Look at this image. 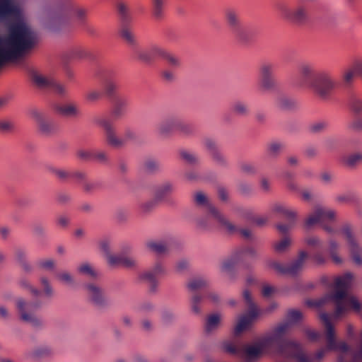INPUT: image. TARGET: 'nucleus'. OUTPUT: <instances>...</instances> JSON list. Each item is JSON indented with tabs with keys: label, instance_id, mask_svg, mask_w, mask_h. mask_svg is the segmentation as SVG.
<instances>
[{
	"label": "nucleus",
	"instance_id": "obj_3",
	"mask_svg": "<svg viewBox=\"0 0 362 362\" xmlns=\"http://www.w3.org/2000/svg\"><path fill=\"white\" fill-rule=\"evenodd\" d=\"M303 320V313L295 309L288 310L286 315V321L279 324L272 330V337L267 341H272L277 343L281 347H285L289 352L292 358H295L298 362H311L309 358L302 351L301 346L299 343L289 340L285 337L288 329Z\"/></svg>",
	"mask_w": 362,
	"mask_h": 362
},
{
	"label": "nucleus",
	"instance_id": "obj_33",
	"mask_svg": "<svg viewBox=\"0 0 362 362\" xmlns=\"http://www.w3.org/2000/svg\"><path fill=\"white\" fill-rule=\"evenodd\" d=\"M274 213L281 214L288 221H296V212L284 204H274L272 206Z\"/></svg>",
	"mask_w": 362,
	"mask_h": 362
},
{
	"label": "nucleus",
	"instance_id": "obj_23",
	"mask_svg": "<svg viewBox=\"0 0 362 362\" xmlns=\"http://www.w3.org/2000/svg\"><path fill=\"white\" fill-rule=\"evenodd\" d=\"M206 298L214 303H218L220 300L219 295L214 291H206L203 294L194 293L190 298V308L195 315H200L202 313L201 303Z\"/></svg>",
	"mask_w": 362,
	"mask_h": 362
},
{
	"label": "nucleus",
	"instance_id": "obj_27",
	"mask_svg": "<svg viewBox=\"0 0 362 362\" xmlns=\"http://www.w3.org/2000/svg\"><path fill=\"white\" fill-rule=\"evenodd\" d=\"M162 47L154 46L149 49H138L135 51L136 57L143 62L150 63L159 58L158 53Z\"/></svg>",
	"mask_w": 362,
	"mask_h": 362
},
{
	"label": "nucleus",
	"instance_id": "obj_58",
	"mask_svg": "<svg viewBox=\"0 0 362 362\" xmlns=\"http://www.w3.org/2000/svg\"><path fill=\"white\" fill-rule=\"evenodd\" d=\"M14 257L19 265L28 261L27 252L23 248L16 249L14 252Z\"/></svg>",
	"mask_w": 362,
	"mask_h": 362
},
{
	"label": "nucleus",
	"instance_id": "obj_40",
	"mask_svg": "<svg viewBox=\"0 0 362 362\" xmlns=\"http://www.w3.org/2000/svg\"><path fill=\"white\" fill-rule=\"evenodd\" d=\"M175 130L184 136H192L195 134V127L193 124L185 123L177 119Z\"/></svg>",
	"mask_w": 362,
	"mask_h": 362
},
{
	"label": "nucleus",
	"instance_id": "obj_42",
	"mask_svg": "<svg viewBox=\"0 0 362 362\" xmlns=\"http://www.w3.org/2000/svg\"><path fill=\"white\" fill-rule=\"evenodd\" d=\"M50 349L47 346H38L26 353L28 358L38 360L49 354Z\"/></svg>",
	"mask_w": 362,
	"mask_h": 362
},
{
	"label": "nucleus",
	"instance_id": "obj_8",
	"mask_svg": "<svg viewBox=\"0 0 362 362\" xmlns=\"http://www.w3.org/2000/svg\"><path fill=\"white\" fill-rule=\"evenodd\" d=\"M315 0H296L291 5L279 7V14L285 20L298 25H303L309 20V3Z\"/></svg>",
	"mask_w": 362,
	"mask_h": 362
},
{
	"label": "nucleus",
	"instance_id": "obj_9",
	"mask_svg": "<svg viewBox=\"0 0 362 362\" xmlns=\"http://www.w3.org/2000/svg\"><path fill=\"white\" fill-rule=\"evenodd\" d=\"M336 214L334 210L317 206L306 218L305 224L307 227H311L316 223H320L327 233L334 234L337 233V230L328 223L334 221Z\"/></svg>",
	"mask_w": 362,
	"mask_h": 362
},
{
	"label": "nucleus",
	"instance_id": "obj_10",
	"mask_svg": "<svg viewBox=\"0 0 362 362\" xmlns=\"http://www.w3.org/2000/svg\"><path fill=\"white\" fill-rule=\"evenodd\" d=\"M223 16L233 35L239 40L246 42L248 40L247 28L241 22L240 11L234 7H228L224 10Z\"/></svg>",
	"mask_w": 362,
	"mask_h": 362
},
{
	"label": "nucleus",
	"instance_id": "obj_28",
	"mask_svg": "<svg viewBox=\"0 0 362 362\" xmlns=\"http://www.w3.org/2000/svg\"><path fill=\"white\" fill-rule=\"evenodd\" d=\"M57 112L66 117H77L81 115V110L78 105L70 103L58 105L55 107Z\"/></svg>",
	"mask_w": 362,
	"mask_h": 362
},
{
	"label": "nucleus",
	"instance_id": "obj_48",
	"mask_svg": "<svg viewBox=\"0 0 362 362\" xmlns=\"http://www.w3.org/2000/svg\"><path fill=\"white\" fill-rule=\"evenodd\" d=\"M180 155L182 159L186 161L187 163L191 165H196L199 163V158L198 156L189 151L182 150L180 151Z\"/></svg>",
	"mask_w": 362,
	"mask_h": 362
},
{
	"label": "nucleus",
	"instance_id": "obj_35",
	"mask_svg": "<svg viewBox=\"0 0 362 362\" xmlns=\"http://www.w3.org/2000/svg\"><path fill=\"white\" fill-rule=\"evenodd\" d=\"M158 55L159 58L164 59L168 65L172 68L177 69L181 66V61L180 58L163 48L161 49Z\"/></svg>",
	"mask_w": 362,
	"mask_h": 362
},
{
	"label": "nucleus",
	"instance_id": "obj_24",
	"mask_svg": "<svg viewBox=\"0 0 362 362\" xmlns=\"http://www.w3.org/2000/svg\"><path fill=\"white\" fill-rule=\"evenodd\" d=\"M362 78V62H355L351 66L344 69L341 74V79L345 87H350L354 82L355 76Z\"/></svg>",
	"mask_w": 362,
	"mask_h": 362
},
{
	"label": "nucleus",
	"instance_id": "obj_36",
	"mask_svg": "<svg viewBox=\"0 0 362 362\" xmlns=\"http://www.w3.org/2000/svg\"><path fill=\"white\" fill-rule=\"evenodd\" d=\"M147 247L157 255H163L168 251L169 245L163 240H149L146 243Z\"/></svg>",
	"mask_w": 362,
	"mask_h": 362
},
{
	"label": "nucleus",
	"instance_id": "obj_29",
	"mask_svg": "<svg viewBox=\"0 0 362 362\" xmlns=\"http://www.w3.org/2000/svg\"><path fill=\"white\" fill-rule=\"evenodd\" d=\"M175 189L173 182L166 181L157 185L154 190V197L156 200L163 201L170 194H171Z\"/></svg>",
	"mask_w": 362,
	"mask_h": 362
},
{
	"label": "nucleus",
	"instance_id": "obj_47",
	"mask_svg": "<svg viewBox=\"0 0 362 362\" xmlns=\"http://www.w3.org/2000/svg\"><path fill=\"white\" fill-rule=\"evenodd\" d=\"M120 36L124 40L130 45H133L135 42V37L133 31L128 26H122L120 30Z\"/></svg>",
	"mask_w": 362,
	"mask_h": 362
},
{
	"label": "nucleus",
	"instance_id": "obj_25",
	"mask_svg": "<svg viewBox=\"0 0 362 362\" xmlns=\"http://www.w3.org/2000/svg\"><path fill=\"white\" fill-rule=\"evenodd\" d=\"M175 118H167L158 122L156 127V134L163 138L168 137L176 129Z\"/></svg>",
	"mask_w": 362,
	"mask_h": 362
},
{
	"label": "nucleus",
	"instance_id": "obj_63",
	"mask_svg": "<svg viewBox=\"0 0 362 362\" xmlns=\"http://www.w3.org/2000/svg\"><path fill=\"white\" fill-rule=\"evenodd\" d=\"M76 156L79 159L84 161H89L93 159V153L83 149L78 150Z\"/></svg>",
	"mask_w": 362,
	"mask_h": 362
},
{
	"label": "nucleus",
	"instance_id": "obj_30",
	"mask_svg": "<svg viewBox=\"0 0 362 362\" xmlns=\"http://www.w3.org/2000/svg\"><path fill=\"white\" fill-rule=\"evenodd\" d=\"M18 13L13 0H0V20L4 21Z\"/></svg>",
	"mask_w": 362,
	"mask_h": 362
},
{
	"label": "nucleus",
	"instance_id": "obj_14",
	"mask_svg": "<svg viewBox=\"0 0 362 362\" xmlns=\"http://www.w3.org/2000/svg\"><path fill=\"white\" fill-rule=\"evenodd\" d=\"M275 69L276 65L272 62H264L260 64L259 68V86L262 91H270L276 88Z\"/></svg>",
	"mask_w": 362,
	"mask_h": 362
},
{
	"label": "nucleus",
	"instance_id": "obj_52",
	"mask_svg": "<svg viewBox=\"0 0 362 362\" xmlns=\"http://www.w3.org/2000/svg\"><path fill=\"white\" fill-rule=\"evenodd\" d=\"M100 183L97 180H86L83 182L82 188L83 190L86 193H90L93 191L99 189Z\"/></svg>",
	"mask_w": 362,
	"mask_h": 362
},
{
	"label": "nucleus",
	"instance_id": "obj_32",
	"mask_svg": "<svg viewBox=\"0 0 362 362\" xmlns=\"http://www.w3.org/2000/svg\"><path fill=\"white\" fill-rule=\"evenodd\" d=\"M231 112L238 117H247L250 114L249 105L243 100L234 101L230 107Z\"/></svg>",
	"mask_w": 362,
	"mask_h": 362
},
{
	"label": "nucleus",
	"instance_id": "obj_53",
	"mask_svg": "<svg viewBox=\"0 0 362 362\" xmlns=\"http://www.w3.org/2000/svg\"><path fill=\"white\" fill-rule=\"evenodd\" d=\"M164 9V0H153V13L156 18L162 17Z\"/></svg>",
	"mask_w": 362,
	"mask_h": 362
},
{
	"label": "nucleus",
	"instance_id": "obj_34",
	"mask_svg": "<svg viewBox=\"0 0 362 362\" xmlns=\"http://www.w3.org/2000/svg\"><path fill=\"white\" fill-rule=\"evenodd\" d=\"M209 286V281L207 278L202 276H194L187 283V288L190 291H196L199 289L207 288Z\"/></svg>",
	"mask_w": 362,
	"mask_h": 362
},
{
	"label": "nucleus",
	"instance_id": "obj_13",
	"mask_svg": "<svg viewBox=\"0 0 362 362\" xmlns=\"http://www.w3.org/2000/svg\"><path fill=\"white\" fill-rule=\"evenodd\" d=\"M243 298L248 306V312L246 315L240 316L234 328V334H241L257 317L258 310L252 300L250 293L247 290L243 291Z\"/></svg>",
	"mask_w": 362,
	"mask_h": 362
},
{
	"label": "nucleus",
	"instance_id": "obj_55",
	"mask_svg": "<svg viewBox=\"0 0 362 362\" xmlns=\"http://www.w3.org/2000/svg\"><path fill=\"white\" fill-rule=\"evenodd\" d=\"M212 160L214 162L221 167H227L228 165V160L221 153V151L218 150L216 152H214L213 154L211 155Z\"/></svg>",
	"mask_w": 362,
	"mask_h": 362
},
{
	"label": "nucleus",
	"instance_id": "obj_60",
	"mask_svg": "<svg viewBox=\"0 0 362 362\" xmlns=\"http://www.w3.org/2000/svg\"><path fill=\"white\" fill-rule=\"evenodd\" d=\"M37 265L46 270H52L55 267V261L52 259H40L37 262Z\"/></svg>",
	"mask_w": 362,
	"mask_h": 362
},
{
	"label": "nucleus",
	"instance_id": "obj_57",
	"mask_svg": "<svg viewBox=\"0 0 362 362\" xmlns=\"http://www.w3.org/2000/svg\"><path fill=\"white\" fill-rule=\"evenodd\" d=\"M103 97V93L100 90H90L86 93V99L89 103H94Z\"/></svg>",
	"mask_w": 362,
	"mask_h": 362
},
{
	"label": "nucleus",
	"instance_id": "obj_39",
	"mask_svg": "<svg viewBox=\"0 0 362 362\" xmlns=\"http://www.w3.org/2000/svg\"><path fill=\"white\" fill-rule=\"evenodd\" d=\"M339 249V243L333 239L330 238L328 240L327 251L329 253L330 257L335 264H340L342 262L341 258L338 255V250Z\"/></svg>",
	"mask_w": 362,
	"mask_h": 362
},
{
	"label": "nucleus",
	"instance_id": "obj_51",
	"mask_svg": "<svg viewBox=\"0 0 362 362\" xmlns=\"http://www.w3.org/2000/svg\"><path fill=\"white\" fill-rule=\"evenodd\" d=\"M291 241L290 238L287 237L283 238L279 242L275 243L274 244V248L275 252L278 253L284 252L291 245Z\"/></svg>",
	"mask_w": 362,
	"mask_h": 362
},
{
	"label": "nucleus",
	"instance_id": "obj_44",
	"mask_svg": "<svg viewBox=\"0 0 362 362\" xmlns=\"http://www.w3.org/2000/svg\"><path fill=\"white\" fill-rule=\"evenodd\" d=\"M329 127V122L326 120H320L311 123L309 125V131L313 134H318L325 131Z\"/></svg>",
	"mask_w": 362,
	"mask_h": 362
},
{
	"label": "nucleus",
	"instance_id": "obj_2",
	"mask_svg": "<svg viewBox=\"0 0 362 362\" xmlns=\"http://www.w3.org/2000/svg\"><path fill=\"white\" fill-rule=\"evenodd\" d=\"M298 69L301 80L298 83V87L311 89L321 100L330 98L337 86L330 71H316L315 65L310 62L301 63Z\"/></svg>",
	"mask_w": 362,
	"mask_h": 362
},
{
	"label": "nucleus",
	"instance_id": "obj_1",
	"mask_svg": "<svg viewBox=\"0 0 362 362\" xmlns=\"http://www.w3.org/2000/svg\"><path fill=\"white\" fill-rule=\"evenodd\" d=\"M37 42V33L28 23L18 21L12 24L8 35L0 36V68L33 49Z\"/></svg>",
	"mask_w": 362,
	"mask_h": 362
},
{
	"label": "nucleus",
	"instance_id": "obj_31",
	"mask_svg": "<svg viewBox=\"0 0 362 362\" xmlns=\"http://www.w3.org/2000/svg\"><path fill=\"white\" fill-rule=\"evenodd\" d=\"M127 105L128 101L126 98L122 97L115 98L112 110V116L116 119L123 117L126 113Z\"/></svg>",
	"mask_w": 362,
	"mask_h": 362
},
{
	"label": "nucleus",
	"instance_id": "obj_19",
	"mask_svg": "<svg viewBox=\"0 0 362 362\" xmlns=\"http://www.w3.org/2000/svg\"><path fill=\"white\" fill-rule=\"evenodd\" d=\"M31 78L33 83L40 88L52 90L59 95H64L66 93V88L52 78L46 77L37 72H33Z\"/></svg>",
	"mask_w": 362,
	"mask_h": 362
},
{
	"label": "nucleus",
	"instance_id": "obj_59",
	"mask_svg": "<svg viewBox=\"0 0 362 362\" xmlns=\"http://www.w3.org/2000/svg\"><path fill=\"white\" fill-rule=\"evenodd\" d=\"M203 143L206 148L209 151L210 155L219 150L216 141L211 138H205Z\"/></svg>",
	"mask_w": 362,
	"mask_h": 362
},
{
	"label": "nucleus",
	"instance_id": "obj_22",
	"mask_svg": "<svg viewBox=\"0 0 362 362\" xmlns=\"http://www.w3.org/2000/svg\"><path fill=\"white\" fill-rule=\"evenodd\" d=\"M305 241L308 245L315 249L310 257L313 261L318 265L326 263L327 257L323 247L322 240L317 236H309Z\"/></svg>",
	"mask_w": 362,
	"mask_h": 362
},
{
	"label": "nucleus",
	"instance_id": "obj_46",
	"mask_svg": "<svg viewBox=\"0 0 362 362\" xmlns=\"http://www.w3.org/2000/svg\"><path fill=\"white\" fill-rule=\"evenodd\" d=\"M235 252L239 256L241 262L244 261V259L247 257H255L257 254L255 250L252 247L250 246L240 248L236 250Z\"/></svg>",
	"mask_w": 362,
	"mask_h": 362
},
{
	"label": "nucleus",
	"instance_id": "obj_49",
	"mask_svg": "<svg viewBox=\"0 0 362 362\" xmlns=\"http://www.w3.org/2000/svg\"><path fill=\"white\" fill-rule=\"evenodd\" d=\"M78 271L79 273L88 275L92 278H95L98 276L97 272L88 263L81 264L78 268Z\"/></svg>",
	"mask_w": 362,
	"mask_h": 362
},
{
	"label": "nucleus",
	"instance_id": "obj_62",
	"mask_svg": "<svg viewBox=\"0 0 362 362\" xmlns=\"http://www.w3.org/2000/svg\"><path fill=\"white\" fill-rule=\"evenodd\" d=\"M122 254L113 255L112 254L106 257L108 264L111 267H117L121 265Z\"/></svg>",
	"mask_w": 362,
	"mask_h": 362
},
{
	"label": "nucleus",
	"instance_id": "obj_54",
	"mask_svg": "<svg viewBox=\"0 0 362 362\" xmlns=\"http://www.w3.org/2000/svg\"><path fill=\"white\" fill-rule=\"evenodd\" d=\"M40 284L43 288L45 295L47 297H52L54 294V290L52 287L49 280L45 276H42L40 279Z\"/></svg>",
	"mask_w": 362,
	"mask_h": 362
},
{
	"label": "nucleus",
	"instance_id": "obj_5",
	"mask_svg": "<svg viewBox=\"0 0 362 362\" xmlns=\"http://www.w3.org/2000/svg\"><path fill=\"white\" fill-rule=\"evenodd\" d=\"M86 18L84 9L72 6L68 10L50 14L45 21V28L53 33H66L72 30L75 23H83Z\"/></svg>",
	"mask_w": 362,
	"mask_h": 362
},
{
	"label": "nucleus",
	"instance_id": "obj_7",
	"mask_svg": "<svg viewBox=\"0 0 362 362\" xmlns=\"http://www.w3.org/2000/svg\"><path fill=\"white\" fill-rule=\"evenodd\" d=\"M94 122L104 129L106 141L109 146L113 148H120L127 142L136 139V134L131 128H126L120 136H117L112 122L107 117H95Z\"/></svg>",
	"mask_w": 362,
	"mask_h": 362
},
{
	"label": "nucleus",
	"instance_id": "obj_20",
	"mask_svg": "<svg viewBox=\"0 0 362 362\" xmlns=\"http://www.w3.org/2000/svg\"><path fill=\"white\" fill-rule=\"evenodd\" d=\"M341 231L348 243L353 262L356 265H362V247L356 240L351 227L349 225H346L343 226Z\"/></svg>",
	"mask_w": 362,
	"mask_h": 362
},
{
	"label": "nucleus",
	"instance_id": "obj_16",
	"mask_svg": "<svg viewBox=\"0 0 362 362\" xmlns=\"http://www.w3.org/2000/svg\"><path fill=\"white\" fill-rule=\"evenodd\" d=\"M272 337V332L262 338L256 345L249 346L245 349V353L250 357H256L259 356L264 349L275 347L281 356L292 358L289 352L285 347H281L277 343L267 339Z\"/></svg>",
	"mask_w": 362,
	"mask_h": 362
},
{
	"label": "nucleus",
	"instance_id": "obj_50",
	"mask_svg": "<svg viewBox=\"0 0 362 362\" xmlns=\"http://www.w3.org/2000/svg\"><path fill=\"white\" fill-rule=\"evenodd\" d=\"M284 145L279 141H272L267 145L268 153L272 156H276L283 149Z\"/></svg>",
	"mask_w": 362,
	"mask_h": 362
},
{
	"label": "nucleus",
	"instance_id": "obj_21",
	"mask_svg": "<svg viewBox=\"0 0 362 362\" xmlns=\"http://www.w3.org/2000/svg\"><path fill=\"white\" fill-rule=\"evenodd\" d=\"M84 290L89 300L95 306L104 308L108 305L105 291L99 285L95 283H88L84 285Z\"/></svg>",
	"mask_w": 362,
	"mask_h": 362
},
{
	"label": "nucleus",
	"instance_id": "obj_17",
	"mask_svg": "<svg viewBox=\"0 0 362 362\" xmlns=\"http://www.w3.org/2000/svg\"><path fill=\"white\" fill-rule=\"evenodd\" d=\"M31 117L37 124L39 132L45 136H50L57 131V125L53 119L37 109L30 111Z\"/></svg>",
	"mask_w": 362,
	"mask_h": 362
},
{
	"label": "nucleus",
	"instance_id": "obj_64",
	"mask_svg": "<svg viewBox=\"0 0 362 362\" xmlns=\"http://www.w3.org/2000/svg\"><path fill=\"white\" fill-rule=\"evenodd\" d=\"M189 262L187 259H181L175 263V270L177 272H183L188 269Z\"/></svg>",
	"mask_w": 362,
	"mask_h": 362
},
{
	"label": "nucleus",
	"instance_id": "obj_38",
	"mask_svg": "<svg viewBox=\"0 0 362 362\" xmlns=\"http://www.w3.org/2000/svg\"><path fill=\"white\" fill-rule=\"evenodd\" d=\"M240 262L239 256L235 252L229 258L223 261L221 269L227 274H232L236 264Z\"/></svg>",
	"mask_w": 362,
	"mask_h": 362
},
{
	"label": "nucleus",
	"instance_id": "obj_4",
	"mask_svg": "<svg viewBox=\"0 0 362 362\" xmlns=\"http://www.w3.org/2000/svg\"><path fill=\"white\" fill-rule=\"evenodd\" d=\"M353 279L354 275L350 272L335 279V291L330 296L336 304V309L332 314L334 320L340 318L349 308L356 311H359L361 309V305L357 299L349 296L347 293V290L350 288Z\"/></svg>",
	"mask_w": 362,
	"mask_h": 362
},
{
	"label": "nucleus",
	"instance_id": "obj_61",
	"mask_svg": "<svg viewBox=\"0 0 362 362\" xmlns=\"http://www.w3.org/2000/svg\"><path fill=\"white\" fill-rule=\"evenodd\" d=\"M136 264V261L133 257L122 254L121 266L127 268H132L135 267Z\"/></svg>",
	"mask_w": 362,
	"mask_h": 362
},
{
	"label": "nucleus",
	"instance_id": "obj_56",
	"mask_svg": "<svg viewBox=\"0 0 362 362\" xmlns=\"http://www.w3.org/2000/svg\"><path fill=\"white\" fill-rule=\"evenodd\" d=\"M344 160L349 166H354L362 160V154L360 153H353L344 157Z\"/></svg>",
	"mask_w": 362,
	"mask_h": 362
},
{
	"label": "nucleus",
	"instance_id": "obj_45",
	"mask_svg": "<svg viewBox=\"0 0 362 362\" xmlns=\"http://www.w3.org/2000/svg\"><path fill=\"white\" fill-rule=\"evenodd\" d=\"M349 105L351 110L356 114L362 112V99L356 95H351L349 98Z\"/></svg>",
	"mask_w": 362,
	"mask_h": 362
},
{
	"label": "nucleus",
	"instance_id": "obj_37",
	"mask_svg": "<svg viewBox=\"0 0 362 362\" xmlns=\"http://www.w3.org/2000/svg\"><path fill=\"white\" fill-rule=\"evenodd\" d=\"M221 316L218 313H213L209 315L206 320L204 330L207 334L218 329L221 323Z\"/></svg>",
	"mask_w": 362,
	"mask_h": 362
},
{
	"label": "nucleus",
	"instance_id": "obj_26",
	"mask_svg": "<svg viewBox=\"0 0 362 362\" xmlns=\"http://www.w3.org/2000/svg\"><path fill=\"white\" fill-rule=\"evenodd\" d=\"M110 74L111 71L107 69H101L98 70L96 73V75L99 78L105 81L104 89L105 93L108 96H112L117 88V83L115 81L107 78L110 76Z\"/></svg>",
	"mask_w": 362,
	"mask_h": 362
},
{
	"label": "nucleus",
	"instance_id": "obj_12",
	"mask_svg": "<svg viewBox=\"0 0 362 362\" xmlns=\"http://www.w3.org/2000/svg\"><path fill=\"white\" fill-rule=\"evenodd\" d=\"M308 257L306 252L301 251L297 258L289 264H284L278 261L271 260L268 264L278 274L296 276L302 271Z\"/></svg>",
	"mask_w": 362,
	"mask_h": 362
},
{
	"label": "nucleus",
	"instance_id": "obj_11",
	"mask_svg": "<svg viewBox=\"0 0 362 362\" xmlns=\"http://www.w3.org/2000/svg\"><path fill=\"white\" fill-rule=\"evenodd\" d=\"M16 304L20 317L23 321L31 324L35 327L42 326V321L35 314L40 307V303L26 301L22 298H18L16 299Z\"/></svg>",
	"mask_w": 362,
	"mask_h": 362
},
{
	"label": "nucleus",
	"instance_id": "obj_18",
	"mask_svg": "<svg viewBox=\"0 0 362 362\" xmlns=\"http://www.w3.org/2000/svg\"><path fill=\"white\" fill-rule=\"evenodd\" d=\"M165 274H166V269L164 264L162 262L157 261L149 269L141 273L139 277L141 280L147 282L150 291L154 293L158 286L157 276Z\"/></svg>",
	"mask_w": 362,
	"mask_h": 362
},
{
	"label": "nucleus",
	"instance_id": "obj_43",
	"mask_svg": "<svg viewBox=\"0 0 362 362\" xmlns=\"http://www.w3.org/2000/svg\"><path fill=\"white\" fill-rule=\"evenodd\" d=\"M143 168L146 173L152 174L160 170V164L155 159L148 158L144 162Z\"/></svg>",
	"mask_w": 362,
	"mask_h": 362
},
{
	"label": "nucleus",
	"instance_id": "obj_6",
	"mask_svg": "<svg viewBox=\"0 0 362 362\" xmlns=\"http://www.w3.org/2000/svg\"><path fill=\"white\" fill-rule=\"evenodd\" d=\"M194 201L197 205L204 207L208 215L206 218L197 220V226L204 230H211L213 225L211 221H214L219 227H224L230 232L235 230L233 224L230 222L223 213L211 204L208 197L202 192H198L194 195Z\"/></svg>",
	"mask_w": 362,
	"mask_h": 362
},
{
	"label": "nucleus",
	"instance_id": "obj_15",
	"mask_svg": "<svg viewBox=\"0 0 362 362\" xmlns=\"http://www.w3.org/2000/svg\"><path fill=\"white\" fill-rule=\"evenodd\" d=\"M320 320L325 327V336L327 340V349L329 351H340L346 352L349 350V346L344 341H337L335 339L334 329L332 325L330 317L327 313H323L320 315Z\"/></svg>",
	"mask_w": 362,
	"mask_h": 362
},
{
	"label": "nucleus",
	"instance_id": "obj_41",
	"mask_svg": "<svg viewBox=\"0 0 362 362\" xmlns=\"http://www.w3.org/2000/svg\"><path fill=\"white\" fill-rule=\"evenodd\" d=\"M276 106L281 110H293L297 106V103L293 98L279 96L276 100Z\"/></svg>",
	"mask_w": 362,
	"mask_h": 362
}]
</instances>
